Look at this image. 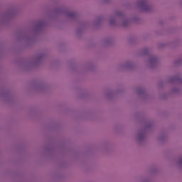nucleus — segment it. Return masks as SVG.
I'll use <instances>...</instances> for the list:
<instances>
[{
  "mask_svg": "<svg viewBox=\"0 0 182 182\" xmlns=\"http://www.w3.org/2000/svg\"><path fill=\"white\" fill-rule=\"evenodd\" d=\"M181 162H182V159H181Z\"/></svg>",
  "mask_w": 182,
  "mask_h": 182,
  "instance_id": "f257e3e1",
  "label": "nucleus"
}]
</instances>
